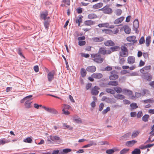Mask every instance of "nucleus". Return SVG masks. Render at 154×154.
<instances>
[{"label":"nucleus","instance_id":"obj_1","mask_svg":"<svg viewBox=\"0 0 154 154\" xmlns=\"http://www.w3.org/2000/svg\"><path fill=\"white\" fill-rule=\"evenodd\" d=\"M91 57L93 61L97 63H101L104 60V59L101 57V55L99 53L91 54Z\"/></svg>","mask_w":154,"mask_h":154},{"label":"nucleus","instance_id":"obj_2","mask_svg":"<svg viewBox=\"0 0 154 154\" xmlns=\"http://www.w3.org/2000/svg\"><path fill=\"white\" fill-rule=\"evenodd\" d=\"M120 48L121 51L119 52V56L122 57H126L128 55V49L125 46L122 45Z\"/></svg>","mask_w":154,"mask_h":154},{"label":"nucleus","instance_id":"obj_3","mask_svg":"<svg viewBox=\"0 0 154 154\" xmlns=\"http://www.w3.org/2000/svg\"><path fill=\"white\" fill-rule=\"evenodd\" d=\"M99 11H102L104 14H111L113 12L112 9L109 7V5H106L103 8L99 9Z\"/></svg>","mask_w":154,"mask_h":154},{"label":"nucleus","instance_id":"obj_4","mask_svg":"<svg viewBox=\"0 0 154 154\" xmlns=\"http://www.w3.org/2000/svg\"><path fill=\"white\" fill-rule=\"evenodd\" d=\"M142 74L141 75L142 78L144 80L150 81L152 78V76L150 73L148 72L141 73Z\"/></svg>","mask_w":154,"mask_h":154},{"label":"nucleus","instance_id":"obj_5","mask_svg":"<svg viewBox=\"0 0 154 154\" xmlns=\"http://www.w3.org/2000/svg\"><path fill=\"white\" fill-rule=\"evenodd\" d=\"M42 107L46 111L50 113L54 114H57L58 113V111L54 109L47 107L45 106H43Z\"/></svg>","mask_w":154,"mask_h":154},{"label":"nucleus","instance_id":"obj_6","mask_svg":"<svg viewBox=\"0 0 154 154\" xmlns=\"http://www.w3.org/2000/svg\"><path fill=\"white\" fill-rule=\"evenodd\" d=\"M111 75L109 77L110 80H115L117 79L119 76L117 74V72L115 70H113L110 72Z\"/></svg>","mask_w":154,"mask_h":154},{"label":"nucleus","instance_id":"obj_7","mask_svg":"<svg viewBox=\"0 0 154 154\" xmlns=\"http://www.w3.org/2000/svg\"><path fill=\"white\" fill-rule=\"evenodd\" d=\"M55 72L54 70H52L49 72L47 75V78L48 82H51L54 79V75Z\"/></svg>","mask_w":154,"mask_h":154},{"label":"nucleus","instance_id":"obj_8","mask_svg":"<svg viewBox=\"0 0 154 154\" xmlns=\"http://www.w3.org/2000/svg\"><path fill=\"white\" fill-rule=\"evenodd\" d=\"M139 27V21L137 19H136L134 20L133 23V29L137 33V31Z\"/></svg>","mask_w":154,"mask_h":154},{"label":"nucleus","instance_id":"obj_9","mask_svg":"<svg viewBox=\"0 0 154 154\" xmlns=\"http://www.w3.org/2000/svg\"><path fill=\"white\" fill-rule=\"evenodd\" d=\"M100 88L98 86H95L92 89L91 93L92 95H97L99 93L98 90Z\"/></svg>","mask_w":154,"mask_h":154},{"label":"nucleus","instance_id":"obj_10","mask_svg":"<svg viewBox=\"0 0 154 154\" xmlns=\"http://www.w3.org/2000/svg\"><path fill=\"white\" fill-rule=\"evenodd\" d=\"M136 37L135 36H132L128 37L126 40L128 42H132L133 44L137 42V40L136 39Z\"/></svg>","mask_w":154,"mask_h":154},{"label":"nucleus","instance_id":"obj_11","mask_svg":"<svg viewBox=\"0 0 154 154\" xmlns=\"http://www.w3.org/2000/svg\"><path fill=\"white\" fill-rule=\"evenodd\" d=\"M127 61L128 63L130 64H132L135 61V58L133 56H130L128 57Z\"/></svg>","mask_w":154,"mask_h":154},{"label":"nucleus","instance_id":"obj_12","mask_svg":"<svg viewBox=\"0 0 154 154\" xmlns=\"http://www.w3.org/2000/svg\"><path fill=\"white\" fill-rule=\"evenodd\" d=\"M96 69V68L94 66H88L86 68V70L88 72L91 73L95 72Z\"/></svg>","mask_w":154,"mask_h":154},{"label":"nucleus","instance_id":"obj_13","mask_svg":"<svg viewBox=\"0 0 154 154\" xmlns=\"http://www.w3.org/2000/svg\"><path fill=\"white\" fill-rule=\"evenodd\" d=\"M104 44L106 46H113L115 45V43L111 40L104 42Z\"/></svg>","mask_w":154,"mask_h":154},{"label":"nucleus","instance_id":"obj_14","mask_svg":"<svg viewBox=\"0 0 154 154\" xmlns=\"http://www.w3.org/2000/svg\"><path fill=\"white\" fill-rule=\"evenodd\" d=\"M151 69V66H145L142 69L140 70V72L141 73H143L145 72H148L147 71Z\"/></svg>","mask_w":154,"mask_h":154},{"label":"nucleus","instance_id":"obj_15","mask_svg":"<svg viewBox=\"0 0 154 154\" xmlns=\"http://www.w3.org/2000/svg\"><path fill=\"white\" fill-rule=\"evenodd\" d=\"M122 93L125 95H127L128 96L132 95L133 92L132 91L127 89H124L122 90Z\"/></svg>","mask_w":154,"mask_h":154},{"label":"nucleus","instance_id":"obj_16","mask_svg":"<svg viewBox=\"0 0 154 154\" xmlns=\"http://www.w3.org/2000/svg\"><path fill=\"white\" fill-rule=\"evenodd\" d=\"M104 38L102 37H93L92 38V40L95 42H101L104 40Z\"/></svg>","mask_w":154,"mask_h":154},{"label":"nucleus","instance_id":"obj_17","mask_svg":"<svg viewBox=\"0 0 154 154\" xmlns=\"http://www.w3.org/2000/svg\"><path fill=\"white\" fill-rule=\"evenodd\" d=\"M48 15V11L47 10H45L44 13L40 14V18L44 20H45Z\"/></svg>","mask_w":154,"mask_h":154},{"label":"nucleus","instance_id":"obj_18","mask_svg":"<svg viewBox=\"0 0 154 154\" xmlns=\"http://www.w3.org/2000/svg\"><path fill=\"white\" fill-rule=\"evenodd\" d=\"M103 76V75L100 73H95L92 75V77L95 79H100Z\"/></svg>","mask_w":154,"mask_h":154},{"label":"nucleus","instance_id":"obj_19","mask_svg":"<svg viewBox=\"0 0 154 154\" xmlns=\"http://www.w3.org/2000/svg\"><path fill=\"white\" fill-rule=\"evenodd\" d=\"M124 30L125 32L127 34H130L131 32V29L129 26L127 25L124 26Z\"/></svg>","mask_w":154,"mask_h":154},{"label":"nucleus","instance_id":"obj_20","mask_svg":"<svg viewBox=\"0 0 154 154\" xmlns=\"http://www.w3.org/2000/svg\"><path fill=\"white\" fill-rule=\"evenodd\" d=\"M124 18L125 17H124L122 16L116 19L114 21V24H118L121 23L124 20Z\"/></svg>","mask_w":154,"mask_h":154},{"label":"nucleus","instance_id":"obj_21","mask_svg":"<svg viewBox=\"0 0 154 154\" xmlns=\"http://www.w3.org/2000/svg\"><path fill=\"white\" fill-rule=\"evenodd\" d=\"M98 53L104 55L106 54V50H105V48L101 47L100 48Z\"/></svg>","mask_w":154,"mask_h":154},{"label":"nucleus","instance_id":"obj_22","mask_svg":"<svg viewBox=\"0 0 154 154\" xmlns=\"http://www.w3.org/2000/svg\"><path fill=\"white\" fill-rule=\"evenodd\" d=\"M32 102L29 100H27L26 101L25 103V106L26 108L29 109L32 107L31 104Z\"/></svg>","mask_w":154,"mask_h":154},{"label":"nucleus","instance_id":"obj_23","mask_svg":"<svg viewBox=\"0 0 154 154\" xmlns=\"http://www.w3.org/2000/svg\"><path fill=\"white\" fill-rule=\"evenodd\" d=\"M103 4L102 2H100L95 4L92 6V8L94 9H98L102 7L103 6Z\"/></svg>","mask_w":154,"mask_h":154},{"label":"nucleus","instance_id":"obj_24","mask_svg":"<svg viewBox=\"0 0 154 154\" xmlns=\"http://www.w3.org/2000/svg\"><path fill=\"white\" fill-rule=\"evenodd\" d=\"M119 151L118 149L115 148L114 149H107L106 150V152L107 154H112L114 153L115 151Z\"/></svg>","mask_w":154,"mask_h":154},{"label":"nucleus","instance_id":"obj_25","mask_svg":"<svg viewBox=\"0 0 154 154\" xmlns=\"http://www.w3.org/2000/svg\"><path fill=\"white\" fill-rule=\"evenodd\" d=\"M110 50H112V51L114 52L116 51H119L120 50V48L119 46H115L110 48Z\"/></svg>","mask_w":154,"mask_h":154},{"label":"nucleus","instance_id":"obj_26","mask_svg":"<svg viewBox=\"0 0 154 154\" xmlns=\"http://www.w3.org/2000/svg\"><path fill=\"white\" fill-rule=\"evenodd\" d=\"M151 38L150 36H148L146 38V44L147 47H149L150 45L151 41Z\"/></svg>","mask_w":154,"mask_h":154},{"label":"nucleus","instance_id":"obj_27","mask_svg":"<svg viewBox=\"0 0 154 154\" xmlns=\"http://www.w3.org/2000/svg\"><path fill=\"white\" fill-rule=\"evenodd\" d=\"M80 73L82 77H85L87 74L86 70L84 68H81L80 71Z\"/></svg>","mask_w":154,"mask_h":154},{"label":"nucleus","instance_id":"obj_28","mask_svg":"<svg viewBox=\"0 0 154 154\" xmlns=\"http://www.w3.org/2000/svg\"><path fill=\"white\" fill-rule=\"evenodd\" d=\"M50 139L53 141H58L60 140V137L57 135L53 136H50Z\"/></svg>","mask_w":154,"mask_h":154},{"label":"nucleus","instance_id":"obj_29","mask_svg":"<svg viewBox=\"0 0 154 154\" xmlns=\"http://www.w3.org/2000/svg\"><path fill=\"white\" fill-rule=\"evenodd\" d=\"M137 142L136 140H132L127 141L126 143L127 145H129L130 146H132Z\"/></svg>","mask_w":154,"mask_h":154},{"label":"nucleus","instance_id":"obj_30","mask_svg":"<svg viewBox=\"0 0 154 154\" xmlns=\"http://www.w3.org/2000/svg\"><path fill=\"white\" fill-rule=\"evenodd\" d=\"M118 84L119 83L118 82L116 81H110L108 83V84L109 85L114 86L118 85Z\"/></svg>","mask_w":154,"mask_h":154},{"label":"nucleus","instance_id":"obj_31","mask_svg":"<svg viewBox=\"0 0 154 154\" xmlns=\"http://www.w3.org/2000/svg\"><path fill=\"white\" fill-rule=\"evenodd\" d=\"M94 23V22L91 20H86L85 22V24L86 25L90 26Z\"/></svg>","mask_w":154,"mask_h":154},{"label":"nucleus","instance_id":"obj_32","mask_svg":"<svg viewBox=\"0 0 154 154\" xmlns=\"http://www.w3.org/2000/svg\"><path fill=\"white\" fill-rule=\"evenodd\" d=\"M129 149L128 148H124L120 152V154H126L129 151Z\"/></svg>","mask_w":154,"mask_h":154},{"label":"nucleus","instance_id":"obj_33","mask_svg":"<svg viewBox=\"0 0 154 154\" xmlns=\"http://www.w3.org/2000/svg\"><path fill=\"white\" fill-rule=\"evenodd\" d=\"M88 17L89 19H92L97 18V16L95 14L91 13L88 15Z\"/></svg>","mask_w":154,"mask_h":154},{"label":"nucleus","instance_id":"obj_34","mask_svg":"<svg viewBox=\"0 0 154 154\" xmlns=\"http://www.w3.org/2000/svg\"><path fill=\"white\" fill-rule=\"evenodd\" d=\"M50 21L48 20H46L44 21V25L46 29H48L49 26Z\"/></svg>","mask_w":154,"mask_h":154},{"label":"nucleus","instance_id":"obj_35","mask_svg":"<svg viewBox=\"0 0 154 154\" xmlns=\"http://www.w3.org/2000/svg\"><path fill=\"white\" fill-rule=\"evenodd\" d=\"M63 128L64 129H69L70 130H72L73 129L72 127H70L69 125H67L65 123H63Z\"/></svg>","mask_w":154,"mask_h":154},{"label":"nucleus","instance_id":"obj_36","mask_svg":"<svg viewBox=\"0 0 154 154\" xmlns=\"http://www.w3.org/2000/svg\"><path fill=\"white\" fill-rule=\"evenodd\" d=\"M140 132L138 131H134L132 134L131 136L132 138L137 137L139 134Z\"/></svg>","mask_w":154,"mask_h":154},{"label":"nucleus","instance_id":"obj_37","mask_svg":"<svg viewBox=\"0 0 154 154\" xmlns=\"http://www.w3.org/2000/svg\"><path fill=\"white\" fill-rule=\"evenodd\" d=\"M140 153L141 151L140 149L138 148L135 149L131 152L132 154H140Z\"/></svg>","mask_w":154,"mask_h":154},{"label":"nucleus","instance_id":"obj_38","mask_svg":"<svg viewBox=\"0 0 154 154\" xmlns=\"http://www.w3.org/2000/svg\"><path fill=\"white\" fill-rule=\"evenodd\" d=\"M131 107V110H132L134 109H135L138 107V106L136 103H132L130 105Z\"/></svg>","mask_w":154,"mask_h":154},{"label":"nucleus","instance_id":"obj_39","mask_svg":"<svg viewBox=\"0 0 154 154\" xmlns=\"http://www.w3.org/2000/svg\"><path fill=\"white\" fill-rule=\"evenodd\" d=\"M149 117V116L148 114H145L143 116L142 118V120L143 121L145 122H146L148 121V119Z\"/></svg>","mask_w":154,"mask_h":154},{"label":"nucleus","instance_id":"obj_40","mask_svg":"<svg viewBox=\"0 0 154 154\" xmlns=\"http://www.w3.org/2000/svg\"><path fill=\"white\" fill-rule=\"evenodd\" d=\"M106 91L108 93L113 94L115 93V91L113 89L111 88H106Z\"/></svg>","mask_w":154,"mask_h":154},{"label":"nucleus","instance_id":"obj_41","mask_svg":"<svg viewBox=\"0 0 154 154\" xmlns=\"http://www.w3.org/2000/svg\"><path fill=\"white\" fill-rule=\"evenodd\" d=\"M83 17V16H81L78 19L77 18L76 20L75 21V23H78V26H79L80 23L82 22V18Z\"/></svg>","mask_w":154,"mask_h":154},{"label":"nucleus","instance_id":"obj_42","mask_svg":"<svg viewBox=\"0 0 154 154\" xmlns=\"http://www.w3.org/2000/svg\"><path fill=\"white\" fill-rule=\"evenodd\" d=\"M115 97L117 99L123 100L125 98V97L122 94H118Z\"/></svg>","mask_w":154,"mask_h":154},{"label":"nucleus","instance_id":"obj_43","mask_svg":"<svg viewBox=\"0 0 154 154\" xmlns=\"http://www.w3.org/2000/svg\"><path fill=\"white\" fill-rule=\"evenodd\" d=\"M109 26V24L108 23H100L98 25V26L99 27H108Z\"/></svg>","mask_w":154,"mask_h":154},{"label":"nucleus","instance_id":"obj_44","mask_svg":"<svg viewBox=\"0 0 154 154\" xmlns=\"http://www.w3.org/2000/svg\"><path fill=\"white\" fill-rule=\"evenodd\" d=\"M114 89L115 91L118 94L120 93L122 91V88L120 87H116Z\"/></svg>","mask_w":154,"mask_h":154},{"label":"nucleus","instance_id":"obj_45","mask_svg":"<svg viewBox=\"0 0 154 154\" xmlns=\"http://www.w3.org/2000/svg\"><path fill=\"white\" fill-rule=\"evenodd\" d=\"M17 53L21 57H23L24 58H25V57L24 56L23 54L22 50L20 48H19L17 51Z\"/></svg>","mask_w":154,"mask_h":154},{"label":"nucleus","instance_id":"obj_46","mask_svg":"<svg viewBox=\"0 0 154 154\" xmlns=\"http://www.w3.org/2000/svg\"><path fill=\"white\" fill-rule=\"evenodd\" d=\"M73 120L74 121L78 123H81L82 122L81 119L80 118L77 119L75 117H74L73 118Z\"/></svg>","mask_w":154,"mask_h":154},{"label":"nucleus","instance_id":"obj_47","mask_svg":"<svg viewBox=\"0 0 154 154\" xmlns=\"http://www.w3.org/2000/svg\"><path fill=\"white\" fill-rule=\"evenodd\" d=\"M131 133L130 132H128L125 134L123 135L122 136L121 138V139H123L125 138H128L131 135Z\"/></svg>","mask_w":154,"mask_h":154},{"label":"nucleus","instance_id":"obj_48","mask_svg":"<svg viewBox=\"0 0 154 154\" xmlns=\"http://www.w3.org/2000/svg\"><path fill=\"white\" fill-rule=\"evenodd\" d=\"M141 96V94L140 93H138V92H136L135 93V95H132L131 97L132 98L134 99L135 97H137V98L140 97Z\"/></svg>","mask_w":154,"mask_h":154},{"label":"nucleus","instance_id":"obj_49","mask_svg":"<svg viewBox=\"0 0 154 154\" xmlns=\"http://www.w3.org/2000/svg\"><path fill=\"white\" fill-rule=\"evenodd\" d=\"M122 13V10L120 9H118L116 10V14L117 16H120Z\"/></svg>","mask_w":154,"mask_h":154},{"label":"nucleus","instance_id":"obj_50","mask_svg":"<svg viewBox=\"0 0 154 154\" xmlns=\"http://www.w3.org/2000/svg\"><path fill=\"white\" fill-rule=\"evenodd\" d=\"M71 149L69 148H66L63 150V152L64 154H66V153L69 152L71 151Z\"/></svg>","mask_w":154,"mask_h":154},{"label":"nucleus","instance_id":"obj_51","mask_svg":"<svg viewBox=\"0 0 154 154\" xmlns=\"http://www.w3.org/2000/svg\"><path fill=\"white\" fill-rule=\"evenodd\" d=\"M145 42V39L144 36H142L140 39L139 44L140 45L142 44Z\"/></svg>","mask_w":154,"mask_h":154},{"label":"nucleus","instance_id":"obj_52","mask_svg":"<svg viewBox=\"0 0 154 154\" xmlns=\"http://www.w3.org/2000/svg\"><path fill=\"white\" fill-rule=\"evenodd\" d=\"M23 141L25 142L31 143L32 141V140L30 137H28L24 139Z\"/></svg>","mask_w":154,"mask_h":154},{"label":"nucleus","instance_id":"obj_53","mask_svg":"<svg viewBox=\"0 0 154 154\" xmlns=\"http://www.w3.org/2000/svg\"><path fill=\"white\" fill-rule=\"evenodd\" d=\"M110 109V108L108 106L106 109L103 110L102 112V113L103 114H104L106 113L108 111H109Z\"/></svg>","mask_w":154,"mask_h":154},{"label":"nucleus","instance_id":"obj_54","mask_svg":"<svg viewBox=\"0 0 154 154\" xmlns=\"http://www.w3.org/2000/svg\"><path fill=\"white\" fill-rule=\"evenodd\" d=\"M78 43L79 45L82 46L85 44L86 42L85 41H79Z\"/></svg>","mask_w":154,"mask_h":154},{"label":"nucleus","instance_id":"obj_55","mask_svg":"<svg viewBox=\"0 0 154 154\" xmlns=\"http://www.w3.org/2000/svg\"><path fill=\"white\" fill-rule=\"evenodd\" d=\"M150 134V135L149 136V138H148V140L146 141V143L151 142V139L152 138V137L154 135V134L151 133V134Z\"/></svg>","mask_w":154,"mask_h":154},{"label":"nucleus","instance_id":"obj_56","mask_svg":"<svg viewBox=\"0 0 154 154\" xmlns=\"http://www.w3.org/2000/svg\"><path fill=\"white\" fill-rule=\"evenodd\" d=\"M153 101H154L152 100V99H148L143 101V102H144V103H152V102Z\"/></svg>","mask_w":154,"mask_h":154},{"label":"nucleus","instance_id":"obj_57","mask_svg":"<svg viewBox=\"0 0 154 154\" xmlns=\"http://www.w3.org/2000/svg\"><path fill=\"white\" fill-rule=\"evenodd\" d=\"M125 62V59L124 58H122L119 59V63L120 64H121V65L123 64Z\"/></svg>","mask_w":154,"mask_h":154},{"label":"nucleus","instance_id":"obj_58","mask_svg":"<svg viewBox=\"0 0 154 154\" xmlns=\"http://www.w3.org/2000/svg\"><path fill=\"white\" fill-rule=\"evenodd\" d=\"M62 111L63 112V114L66 115H69L70 114V112L67 110H66L64 109H63Z\"/></svg>","mask_w":154,"mask_h":154},{"label":"nucleus","instance_id":"obj_59","mask_svg":"<svg viewBox=\"0 0 154 154\" xmlns=\"http://www.w3.org/2000/svg\"><path fill=\"white\" fill-rule=\"evenodd\" d=\"M62 2L68 5H69L70 4V0H63Z\"/></svg>","mask_w":154,"mask_h":154},{"label":"nucleus","instance_id":"obj_60","mask_svg":"<svg viewBox=\"0 0 154 154\" xmlns=\"http://www.w3.org/2000/svg\"><path fill=\"white\" fill-rule=\"evenodd\" d=\"M108 85H109L108 84V83H105L104 82H102L100 84V86L102 87H107Z\"/></svg>","mask_w":154,"mask_h":154},{"label":"nucleus","instance_id":"obj_61","mask_svg":"<svg viewBox=\"0 0 154 154\" xmlns=\"http://www.w3.org/2000/svg\"><path fill=\"white\" fill-rule=\"evenodd\" d=\"M104 107V104L103 103H100L99 105V110L100 111H102L103 108Z\"/></svg>","mask_w":154,"mask_h":154},{"label":"nucleus","instance_id":"obj_62","mask_svg":"<svg viewBox=\"0 0 154 154\" xmlns=\"http://www.w3.org/2000/svg\"><path fill=\"white\" fill-rule=\"evenodd\" d=\"M76 11L78 14H81L82 12V9L80 7L76 9Z\"/></svg>","mask_w":154,"mask_h":154},{"label":"nucleus","instance_id":"obj_63","mask_svg":"<svg viewBox=\"0 0 154 154\" xmlns=\"http://www.w3.org/2000/svg\"><path fill=\"white\" fill-rule=\"evenodd\" d=\"M137 118H140L142 116V111H139L137 114Z\"/></svg>","mask_w":154,"mask_h":154},{"label":"nucleus","instance_id":"obj_64","mask_svg":"<svg viewBox=\"0 0 154 154\" xmlns=\"http://www.w3.org/2000/svg\"><path fill=\"white\" fill-rule=\"evenodd\" d=\"M92 84L91 83H88L86 86V89L88 90L89 89L91 86Z\"/></svg>","mask_w":154,"mask_h":154}]
</instances>
